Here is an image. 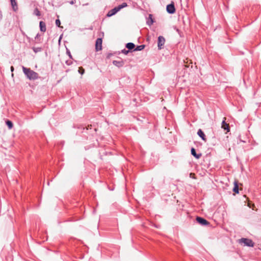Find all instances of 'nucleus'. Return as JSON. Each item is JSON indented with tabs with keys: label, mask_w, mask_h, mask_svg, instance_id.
<instances>
[{
	"label": "nucleus",
	"mask_w": 261,
	"mask_h": 261,
	"mask_svg": "<svg viewBox=\"0 0 261 261\" xmlns=\"http://www.w3.org/2000/svg\"><path fill=\"white\" fill-rule=\"evenodd\" d=\"M196 220L197 222L203 226H207L210 225V222L207 221L206 219L200 217H197L196 218Z\"/></svg>",
	"instance_id": "5"
},
{
	"label": "nucleus",
	"mask_w": 261,
	"mask_h": 261,
	"mask_svg": "<svg viewBox=\"0 0 261 261\" xmlns=\"http://www.w3.org/2000/svg\"><path fill=\"white\" fill-rule=\"evenodd\" d=\"M111 55H112V54H109L108 56V57L109 58Z\"/></svg>",
	"instance_id": "29"
},
{
	"label": "nucleus",
	"mask_w": 261,
	"mask_h": 261,
	"mask_svg": "<svg viewBox=\"0 0 261 261\" xmlns=\"http://www.w3.org/2000/svg\"><path fill=\"white\" fill-rule=\"evenodd\" d=\"M191 154L193 155L196 159H199L201 156V153L197 154L194 148L192 147L191 149Z\"/></svg>",
	"instance_id": "10"
},
{
	"label": "nucleus",
	"mask_w": 261,
	"mask_h": 261,
	"mask_svg": "<svg viewBox=\"0 0 261 261\" xmlns=\"http://www.w3.org/2000/svg\"><path fill=\"white\" fill-rule=\"evenodd\" d=\"M197 135L202 139V140L204 141H206V136L203 132L201 129H199L198 130Z\"/></svg>",
	"instance_id": "11"
},
{
	"label": "nucleus",
	"mask_w": 261,
	"mask_h": 261,
	"mask_svg": "<svg viewBox=\"0 0 261 261\" xmlns=\"http://www.w3.org/2000/svg\"><path fill=\"white\" fill-rule=\"evenodd\" d=\"M10 69H11V72H13L14 71V67L12 66L11 67V68H10Z\"/></svg>",
	"instance_id": "28"
},
{
	"label": "nucleus",
	"mask_w": 261,
	"mask_h": 261,
	"mask_svg": "<svg viewBox=\"0 0 261 261\" xmlns=\"http://www.w3.org/2000/svg\"><path fill=\"white\" fill-rule=\"evenodd\" d=\"M33 14L38 17H40L41 15V12L38 8H36L34 9Z\"/></svg>",
	"instance_id": "17"
},
{
	"label": "nucleus",
	"mask_w": 261,
	"mask_h": 261,
	"mask_svg": "<svg viewBox=\"0 0 261 261\" xmlns=\"http://www.w3.org/2000/svg\"><path fill=\"white\" fill-rule=\"evenodd\" d=\"M72 63V62L71 61V60H67L66 61V64L67 65H71Z\"/></svg>",
	"instance_id": "26"
},
{
	"label": "nucleus",
	"mask_w": 261,
	"mask_h": 261,
	"mask_svg": "<svg viewBox=\"0 0 261 261\" xmlns=\"http://www.w3.org/2000/svg\"><path fill=\"white\" fill-rule=\"evenodd\" d=\"M24 74L30 80H35L39 79L38 74L30 68L22 66Z\"/></svg>",
	"instance_id": "1"
},
{
	"label": "nucleus",
	"mask_w": 261,
	"mask_h": 261,
	"mask_svg": "<svg viewBox=\"0 0 261 261\" xmlns=\"http://www.w3.org/2000/svg\"><path fill=\"white\" fill-rule=\"evenodd\" d=\"M226 120V117L223 118V120L222 121L221 124V127L225 130H226V133L230 132V127L229 126V124L227 123L225 121Z\"/></svg>",
	"instance_id": "7"
},
{
	"label": "nucleus",
	"mask_w": 261,
	"mask_h": 261,
	"mask_svg": "<svg viewBox=\"0 0 261 261\" xmlns=\"http://www.w3.org/2000/svg\"><path fill=\"white\" fill-rule=\"evenodd\" d=\"M40 36V35L39 34H37L35 37V39L36 40L38 39Z\"/></svg>",
	"instance_id": "27"
},
{
	"label": "nucleus",
	"mask_w": 261,
	"mask_h": 261,
	"mask_svg": "<svg viewBox=\"0 0 261 261\" xmlns=\"http://www.w3.org/2000/svg\"><path fill=\"white\" fill-rule=\"evenodd\" d=\"M240 244H244V246L248 247H253L254 243L250 239L242 238L238 240Z\"/></svg>",
	"instance_id": "2"
},
{
	"label": "nucleus",
	"mask_w": 261,
	"mask_h": 261,
	"mask_svg": "<svg viewBox=\"0 0 261 261\" xmlns=\"http://www.w3.org/2000/svg\"><path fill=\"white\" fill-rule=\"evenodd\" d=\"M56 25L58 27H59V28H63L61 26V21L59 19H57L56 20Z\"/></svg>",
	"instance_id": "22"
},
{
	"label": "nucleus",
	"mask_w": 261,
	"mask_h": 261,
	"mask_svg": "<svg viewBox=\"0 0 261 261\" xmlns=\"http://www.w3.org/2000/svg\"><path fill=\"white\" fill-rule=\"evenodd\" d=\"M125 47L129 51V50L134 49L135 48V45L133 43L129 42L126 44Z\"/></svg>",
	"instance_id": "15"
},
{
	"label": "nucleus",
	"mask_w": 261,
	"mask_h": 261,
	"mask_svg": "<svg viewBox=\"0 0 261 261\" xmlns=\"http://www.w3.org/2000/svg\"><path fill=\"white\" fill-rule=\"evenodd\" d=\"M6 123L9 129H11L13 126V123L10 120H7Z\"/></svg>",
	"instance_id": "19"
},
{
	"label": "nucleus",
	"mask_w": 261,
	"mask_h": 261,
	"mask_svg": "<svg viewBox=\"0 0 261 261\" xmlns=\"http://www.w3.org/2000/svg\"><path fill=\"white\" fill-rule=\"evenodd\" d=\"M11 4L13 10L16 11L18 9V6L16 0H10Z\"/></svg>",
	"instance_id": "13"
},
{
	"label": "nucleus",
	"mask_w": 261,
	"mask_h": 261,
	"mask_svg": "<svg viewBox=\"0 0 261 261\" xmlns=\"http://www.w3.org/2000/svg\"><path fill=\"white\" fill-rule=\"evenodd\" d=\"M113 64L115 66L120 68V67H121L123 66V65L124 64V62L123 61V60L121 59L119 61L114 60L113 61Z\"/></svg>",
	"instance_id": "8"
},
{
	"label": "nucleus",
	"mask_w": 261,
	"mask_h": 261,
	"mask_svg": "<svg viewBox=\"0 0 261 261\" xmlns=\"http://www.w3.org/2000/svg\"><path fill=\"white\" fill-rule=\"evenodd\" d=\"M66 53H67V55L69 56V58L70 59H72V56L71 55V53H70V51L68 49H67Z\"/></svg>",
	"instance_id": "25"
},
{
	"label": "nucleus",
	"mask_w": 261,
	"mask_h": 261,
	"mask_svg": "<svg viewBox=\"0 0 261 261\" xmlns=\"http://www.w3.org/2000/svg\"><path fill=\"white\" fill-rule=\"evenodd\" d=\"M127 6V4L126 3H123L121 5H119L117 6V8L120 11L121 9L126 7Z\"/></svg>",
	"instance_id": "21"
},
{
	"label": "nucleus",
	"mask_w": 261,
	"mask_h": 261,
	"mask_svg": "<svg viewBox=\"0 0 261 261\" xmlns=\"http://www.w3.org/2000/svg\"><path fill=\"white\" fill-rule=\"evenodd\" d=\"M239 186L238 181L235 180L234 182V187L233 188V191L236 193H239Z\"/></svg>",
	"instance_id": "16"
},
{
	"label": "nucleus",
	"mask_w": 261,
	"mask_h": 261,
	"mask_svg": "<svg viewBox=\"0 0 261 261\" xmlns=\"http://www.w3.org/2000/svg\"><path fill=\"white\" fill-rule=\"evenodd\" d=\"M166 11L169 14H174L175 12L176 9L173 2L167 6Z\"/></svg>",
	"instance_id": "4"
},
{
	"label": "nucleus",
	"mask_w": 261,
	"mask_h": 261,
	"mask_svg": "<svg viewBox=\"0 0 261 261\" xmlns=\"http://www.w3.org/2000/svg\"><path fill=\"white\" fill-rule=\"evenodd\" d=\"M119 11V10L117 8V7H115L114 8L111 9V10H110L108 14H107V16L108 17H111L114 15H115L117 12Z\"/></svg>",
	"instance_id": "9"
},
{
	"label": "nucleus",
	"mask_w": 261,
	"mask_h": 261,
	"mask_svg": "<svg viewBox=\"0 0 261 261\" xmlns=\"http://www.w3.org/2000/svg\"><path fill=\"white\" fill-rule=\"evenodd\" d=\"M154 22V20L152 18V15L151 14H149V16H148V18H147V21H146V23L148 25H151Z\"/></svg>",
	"instance_id": "14"
},
{
	"label": "nucleus",
	"mask_w": 261,
	"mask_h": 261,
	"mask_svg": "<svg viewBox=\"0 0 261 261\" xmlns=\"http://www.w3.org/2000/svg\"><path fill=\"white\" fill-rule=\"evenodd\" d=\"M102 39L98 38L96 39L95 42V50L96 51H100L102 49Z\"/></svg>",
	"instance_id": "6"
},
{
	"label": "nucleus",
	"mask_w": 261,
	"mask_h": 261,
	"mask_svg": "<svg viewBox=\"0 0 261 261\" xmlns=\"http://www.w3.org/2000/svg\"><path fill=\"white\" fill-rule=\"evenodd\" d=\"M165 43V38L162 36H159L158 39V47L159 50H161L164 48Z\"/></svg>",
	"instance_id": "3"
},
{
	"label": "nucleus",
	"mask_w": 261,
	"mask_h": 261,
	"mask_svg": "<svg viewBox=\"0 0 261 261\" xmlns=\"http://www.w3.org/2000/svg\"><path fill=\"white\" fill-rule=\"evenodd\" d=\"M79 72L81 74H83L85 72V69L83 67H81L79 69Z\"/></svg>",
	"instance_id": "23"
},
{
	"label": "nucleus",
	"mask_w": 261,
	"mask_h": 261,
	"mask_svg": "<svg viewBox=\"0 0 261 261\" xmlns=\"http://www.w3.org/2000/svg\"><path fill=\"white\" fill-rule=\"evenodd\" d=\"M32 49L34 53H37L38 52L41 51L42 50V48L41 47H33Z\"/></svg>",
	"instance_id": "20"
},
{
	"label": "nucleus",
	"mask_w": 261,
	"mask_h": 261,
	"mask_svg": "<svg viewBox=\"0 0 261 261\" xmlns=\"http://www.w3.org/2000/svg\"><path fill=\"white\" fill-rule=\"evenodd\" d=\"M145 45H140L137 46L136 48H134V51H140L143 50L145 48Z\"/></svg>",
	"instance_id": "18"
},
{
	"label": "nucleus",
	"mask_w": 261,
	"mask_h": 261,
	"mask_svg": "<svg viewBox=\"0 0 261 261\" xmlns=\"http://www.w3.org/2000/svg\"><path fill=\"white\" fill-rule=\"evenodd\" d=\"M40 30L42 32H45L46 31V24L44 21H41L39 22Z\"/></svg>",
	"instance_id": "12"
},
{
	"label": "nucleus",
	"mask_w": 261,
	"mask_h": 261,
	"mask_svg": "<svg viewBox=\"0 0 261 261\" xmlns=\"http://www.w3.org/2000/svg\"><path fill=\"white\" fill-rule=\"evenodd\" d=\"M129 51L128 50H126L125 49H124L122 50V51H121L122 53L124 54V55L128 54Z\"/></svg>",
	"instance_id": "24"
}]
</instances>
